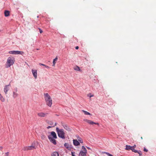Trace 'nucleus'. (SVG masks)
<instances>
[{"label": "nucleus", "instance_id": "6e6552de", "mask_svg": "<svg viewBox=\"0 0 156 156\" xmlns=\"http://www.w3.org/2000/svg\"><path fill=\"white\" fill-rule=\"evenodd\" d=\"M32 72L34 76L35 79H37V72L36 70H34L33 69H32Z\"/></svg>", "mask_w": 156, "mask_h": 156}, {"label": "nucleus", "instance_id": "2f4dec72", "mask_svg": "<svg viewBox=\"0 0 156 156\" xmlns=\"http://www.w3.org/2000/svg\"><path fill=\"white\" fill-rule=\"evenodd\" d=\"M131 147L130 150H131L133 151V149H134V146H131Z\"/></svg>", "mask_w": 156, "mask_h": 156}, {"label": "nucleus", "instance_id": "58836bf2", "mask_svg": "<svg viewBox=\"0 0 156 156\" xmlns=\"http://www.w3.org/2000/svg\"><path fill=\"white\" fill-rule=\"evenodd\" d=\"M141 139H143V137H141Z\"/></svg>", "mask_w": 156, "mask_h": 156}, {"label": "nucleus", "instance_id": "423d86ee", "mask_svg": "<svg viewBox=\"0 0 156 156\" xmlns=\"http://www.w3.org/2000/svg\"><path fill=\"white\" fill-rule=\"evenodd\" d=\"M48 113H45L42 112H39L37 113V115L38 116L41 117H44L47 116Z\"/></svg>", "mask_w": 156, "mask_h": 156}, {"label": "nucleus", "instance_id": "a878e982", "mask_svg": "<svg viewBox=\"0 0 156 156\" xmlns=\"http://www.w3.org/2000/svg\"><path fill=\"white\" fill-rule=\"evenodd\" d=\"M82 149H83V151L85 152H87L86 149V148L84 146H82Z\"/></svg>", "mask_w": 156, "mask_h": 156}, {"label": "nucleus", "instance_id": "412c9836", "mask_svg": "<svg viewBox=\"0 0 156 156\" xmlns=\"http://www.w3.org/2000/svg\"><path fill=\"white\" fill-rule=\"evenodd\" d=\"M77 139L78 141L81 143H83V141L81 139V138L79 136H78L77 137Z\"/></svg>", "mask_w": 156, "mask_h": 156}, {"label": "nucleus", "instance_id": "7c9ffc66", "mask_svg": "<svg viewBox=\"0 0 156 156\" xmlns=\"http://www.w3.org/2000/svg\"><path fill=\"white\" fill-rule=\"evenodd\" d=\"M137 153L139 154L140 156H141L142 155V153H141V152L140 151V152H139L138 151V152Z\"/></svg>", "mask_w": 156, "mask_h": 156}, {"label": "nucleus", "instance_id": "ea45409f", "mask_svg": "<svg viewBox=\"0 0 156 156\" xmlns=\"http://www.w3.org/2000/svg\"><path fill=\"white\" fill-rule=\"evenodd\" d=\"M134 147H136V145H134Z\"/></svg>", "mask_w": 156, "mask_h": 156}, {"label": "nucleus", "instance_id": "c9c22d12", "mask_svg": "<svg viewBox=\"0 0 156 156\" xmlns=\"http://www.w3.org/2000/svg\"><path fill=\"white\" fill-rule=\"evenodd\" d=\"M75 48L76 49H78L79 48V47L78 46H77Z\"/></svg>", "mask_w": 156, "mask_h": 156}, {"label": "nucleus", "instance_id": "9d476101", "mask_svg": "<svg viewBox=\"0 0 156 156\" xmlns=\"http://www.w3.org/2000/svg\"><path fill=\"white\" fill-rule=\"evenodd\" d=\"M73 143L75 146H77L80 144V143L79 141L76 140H73Z\"/></svg>", "mask_w": 156, "mask_h": 156}, {"label": "nucleus", "instance_id": "7ed1b4c3", "mask_svg": "<svg viewBox=\"0 0 156 156\" xmlns=\"http://www.w3.org/2000/svg\"><path fill=\"white\" fill-rule=\"evenodd\" d=\"M14 58L13 57H9L7 60L6 63V67H9L11 65H12L14 62Z\"/></svg>", "mask_w": 156, "mask_h": 156}, {"label": "nucleus", "instance_id": "e433bc0d", "mask_svg": "<svg viewBox=\"0 0 156 156\" xmlns=\"http://www.w3.org/2000/svg\"><path fill=\"white\" fill-rule=\"evenodd\" d=\"M87 149H88L89 150L90 149V148L89 147H87Z\"/></svg>", "mask_w": 156, "mask_h": 156}, {"label": "nucleus", "instance_id": "f03ea898", "mask_svg": "<svg viewBox=\"0 0 156 156\" xmlns=\"http://www.w3.org/2000/svg\"><path fill=\"white\" fill-rule=\"evenodd\" d=\"M57 138L56 133L54 131L51 132V135L48 136V138L50 142L55 145L56 144V141L55 139H56Z\"/></svg>", "mask_w": 156, "mask_h": 156}, {"label": "nucleus", "instance_id": "473e14b6", "mask_svg": "<svg viewBox=\"0 0 156 156\" xmlns=\"http://www.w3.org/2000/svg\"><path fill=\"white\" fill-rule=\"evenodd\" d=\"M144 151L147 152L148 151V150H147L145 148H144Z\"/></svg>", "mask_w": 156, "mask_h": 156}, {"label": "nucleus", "instance_id": "ddd939ff", "mask_svg": "<svg viewBox=\"0 0 156 156\" xmlns=\"http://www.w3.org/2000/svg\"><path fill=\"white\" fill-rule=\"evenodd\" d=\"M4 14L5 16L7 17L9 16V12L7 10L5 11Z\"/></svg>", "mask_w": 156, "mask_h": 156}, {"label": "nucleus", "instance_id": "aec40b11", "mask_svg": "<svg viewBox=\"0 0 156 156\" xmlns=\"http://www.w3.org/2000/svg\"><path fill=\"white\" fill-rule=\"evenodd\" d=\"M131 147L130 146L126 145L125 149L127 150H130L131 148Z\"/></svg>", "mask_w": 156, "mask_h": 156}, {"label": "nucleus", "instance_id": "4be33fe9", "mask_svg": "<svg viewBox=\"0 0 156 156\" xmlns=\"http://www.w3.org/2000/svg\"><path fill=\"white\" fill-rule=\"evenodd\" d=\"M39 65H40V66H44V67H45V68H47V69H49V66H46L44 64H42V63H39Z\"/></svg>", "mask_w": 156, "mask_h": 156}, {"label": "nucleus", "instance_id": "20e7f679", "mask_svg": "<svg viewBox=\"0 0 156 156\" xmlns=\"http://www.w3.org/2000/svg\"><path fill=\"white\" fill-rule=\"evenodd\" d=\"M56 131L57 132L58 136L64 139L65 133L63 129H59L58 128H56Z\"/></svg>", "mask_w": 156, "mask_h": 156}, {"label": "nucleus", "instance_id": "c85d7f7f", "mask_svg": "<svg viewBox=\"0 0 156 156\" xmlns=\"http://www.w3.org/2000/svg\"><path fill=\"white\" fill-rule=\"evenodd\" d=\"M9 152H7L5 153L4 156H9Z\"/></svg>", "mask_w": 156, "mask_h": 156}, {"label": "nucleus", "instance_id": "cd10ccee", "mask_svg": "<svg viewBox=\"0 0 156 156\" xmlns=\"http://www.w3.org/2000/svg\"><path fill=\"white\" fill-rule=\"evenodd\" d=\"M104 153L105 154H106L108 156H113L112 155L107 152H104Z\"/></svg>", "mask_w": 156, "mask_h": 156}, {"label": "nucleus", "instance_id": "0eeeda50", "mask_svg": "<svg viewBox=\"0 0 156 156\" xmlns=\"http://www.w3.org/2000/svg\"><path fill=\"white\" fill-rule=\"evenodd\" d=\"M83 121L85 122H86L88 123L89 124H92V125L94 124H97V125L99 124L98 123H95V122H93V121H92L90 120H89L85 119L83 120Z\"/></svg>", "mask_w": 156, "mask_h": 156}, {"label": "nucleus", "instance_id": "f8f14e48", "mask_svg": "<svg viewBox=\"0 0 156 156\" xmlns=\"http://www.w3.org/2000/svg\"><path fill=\"white\" fill-rule=\"evenodd\" d=\"M64 128L65 129H66V130L68 131H71V129L66 125H64Z\"/></svg>", "mask_w": 156, "mask_h": 156}, {"label": "nucleus", "instance_id": "b1692460", "mask_svg": "<svg viewBox=\"0 0 156 156\" xmlns=\"http://www.w3.org/2000/svg\"><path fill=\"white\" fill-rule=\"evenodd\" d=\"M50 125L52 127H54L56 125V122L55 123H53L52 122H51V123H50Z\"/></svg>", "mask_w": 156, "mask_h": 156}, {"label": "nucleus", "instance_id": "dca6fc26", "mask_svg": "<svg viewBox=\"0 0 156 156\" xmlns=\"http://www.w3.org/2000/svg\"><path fill=\"white\" fill-rule=\"evenodd\" d=\"M23 150L24 151H28L30 150V149L29 146L25 147L23 148Z\"/></svg>", "mask_w": 156, "mask_h": 156}, {"label": "nucleus", "instance_id": "1a4fd4ad", "mask_svg": "<svg viewBox=\"0 0 156 156\" xmlns=\"http://www.w3.org/2000/svg\"><path fill=\"white\" fill-rule=\"evenodd\" d=\"M10 84L6 85L5 86L4 90L5 94L7 93V92L9 89V86H10Z\"/></svg>", "mask_w": 156, "mask_h": 156}, {"label": "nucleus", "instance_id": "6ab92c4d", "mask_svg": "<svg viewBox=\"0 0 156 156\" xmlns=\"http://www.w3.org/2000/svg\"><path fill=\"white\" fill-rule=\"evenodd\" d=\"M82 111L84 112L85 115H91V114L89 113V112L85 111L84 110H82Z\"/></svg>", "mask_w": 156, "mask_h": 156}, {"label": "nucleus", "instance_id": "393cba45", "mask_svg": "<svg viewBox=\"0 0 156 156\" xmlns=\"http://www.w3.org/2000/svg\"><path fill=\"white\" fill-rule=\"evenodd\" d=\"M65 147L67 148L68 149L69 147V145L67 143H65L64 144Z\"/></svg>", "mask_w": 156, "mask_h": 156}, {"label": "nucleus", "instance_id": "39448f33", "mask_svg": "<svg viewBox=\"0 0 156 156\" xmlns=\"http://www.w3.org/2000/svg\"><path fill=\"white\" fill-rule=\"evenodd\" d=\"M9 54H14V55H18V54H22L23 52L22 51H10L9 52Z\"/></svg>", "mask_w": 156, "mask_h": 156}, {"label": "nucleus", "instance_id": "5701e85b", "mask_svg": "<svg viewBox=\"0 0 156 156\" xmlns=\"http://www.w3.org/2000/svg\"><path fill=\"white\" fill-rule=\"evenodd\" d=\"M13 97L14 98H15L18 95V94L16 93L13 92Z\"/></svg>", "mask_w": 156, "mask_h": 156}, {"label": "nucleus", "instance_id": "2eb2a0df", "mask_svg": "<svg viewBox=\"0 0 156 156\" xmlns=\"http://www.w3.org/2000/svg\"><path fill=\"white\" fill-rule=\"evenodd\" d=\"M74 69L75 70L78 71H80V69L79 67L78 66H76L74 67Z\"/></svg>", "mask_w": 156, "mask_h": 156}, {"label": "nucleus", "instance_id": "f704fd0d", "mask_svg": "<svg viewBox=\"0 0 156 156\" xmlns=\"http://www.w3.org/2000/svg\"><path fill=\"white\" fill-rule=\"evenodd\" d=\"M74 154H75V153L74 152H72L71 154H72V156H75V155H74Z\"/></svg>", "mask_w": 156, "mask_h": 156}, {"label": "nucleus", "instance_id": "a211bd4d", "mask_svg": "<svg viewBox=\"0 0 156 156\" xmlns=\"http://www.w3.org/2000/svg\"><path fill=\"white\" fill-rule=\"evenodd\" d=\"M58 59V58L57 57H56L54 59L53 62V66H54L55 65V64L57 61Z\"/></svg>", "mask_w": 156, "mask_h": 156}, {"label": "nucleus", "instance_id": "c756f323", "mask_svg": "<svg viewBox=\"0 0 156 156\" xmlns=\"http://www.w3.org/2000/svg\"><path fill=\"white\" fill-rule=\"evenodd\" d=\"M133 151L135 152V153H137L138 152V151L134 149H133Z\"/></svg>", "mask_w": 156, "mask_h": 156}, {"label": "nucleus", "instance_id": "bb28decb", "mask_svg": "<svg viewBox=\"0 0 156 156\" xmlns=\"http://www.w3.org/2000/svg\"><path fill=\"white\" fill-rule=\"evenodd\" d=\"M87 96L88 97H89L90 98H91V97H92L94 96L93 95H91V93L87 95Z\"/></svg>", "mask_w": 156, "mask_h": 156}, {"label": "nucleus", "instance_id": "72a5a7b5", "mask_svg": "<svg viewBox=\"0 0 156 156\" xmlns=\"http://www.w3.org/2000/svg\"><path fill=\"white\" fill-rule=\"evenodd\" d=\"M39 31L40 33H42L43 32V31L40 28H39Z\"/></svg>", "mask_w": 156, "mask_h": 156}, {"label": "nucleus", "instance_id": "f3484780", "mask_svg": "<svg viewBox=\"0 0 156 156\" xmlns=\"http://www.w3.org/2000/svg\"><path fill=\"white\" fill-rule=\"evenodd\" d=\"M51 156H59V154L57 152H55L51 154Z\"/></svg>", "mask_w": 156, "mask_h": 156}, {"label": "nucleus", "instance_id": "9b49d317", "mask_svg": "<svg viewBox=\"0 0 156 156\" xmlns=\"http://www.w3.org/2000/svg\"><path fill=\"white\" fill-rule=\"evenodd\" d=\"M87 153V152H85L81 151L79 153V156H86Z\"/></svg>", "mask_w": 156, "mask_h": 156}, {"label": "nucleus", "instance_id": "4468645a", "mask_svg": "<svg viewBox=\"0 0 156 156\" xmlns=\"http://www.w3.org/2000/svg\"><path fill=\"white\" fill-rule=\"evenodd\" d=\"M30 150H33L36 149V147H35L34 145H33V144H32V145L31 146H29Z\"/></svg>", "mask_w": 156, "mask_h": 156}, {"label": "nucleus", "instance_id": "f257e3e1", "mask_svg": "<svg viewBox=\"0 0 156 156\" xmlns=\"http://www.w3.org/2000/svg\"><path fill=\"white\" fill-rule=\"evenodd\" d=\"M44 97L46 105L51 107L52 104V100L51 97L48 93L44 94Z\"/></svg>", "mask_w": 156, "mask_h": 156}, {"label": "nucleus", "instance_id": "4c0bfd02", "mask_svg": "<svg viewBox=\"0 0 156 156\" xmlns=\"http://www.w3.org/2000/svg\"><path fill=\"white\" fill-rule=\"evenodd\" d=\"M51 127H52L51 126H48V127H47V128L48 129H49V128H51Z\"/></svg>", "mask_w": 156, "mask_h": 156}]
</instances>
